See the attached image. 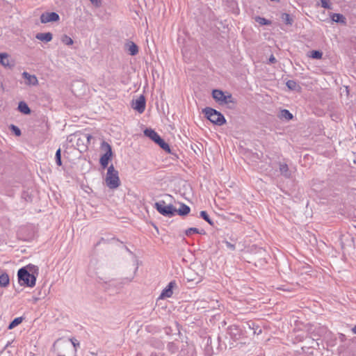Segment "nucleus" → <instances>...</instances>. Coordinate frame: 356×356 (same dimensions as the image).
Returning <instances> with one entry per match:
<instances>
[{
    "label": "nucleus",
    "mask_w": 356,
    "mask_h": 356,
    "mask_svg": "<svg viewBox=\"0 0 356 356\" xmlns=\"http://www.w3.org/2000/svg\"><path fill=\"white\" fill-rule=\"evenodd\" d=\"M101 148L106 152L99 159L100 165L104 169L108 167V162L113 156V152L111 146L106 141L102 143Z\"/></svg>",
    "instance_id": "0eeeda50"
},
{
    "label": "nucleus",
    "mask_w": 356,
    "mask_h": 356,
    "mask_svg": "<svg viewBox=\"0 0 356 356\" xmlns=\"http://www.w3.org/2000/svg\"><path fill=\"white\" fill-rule=\"evenodd\" d=\"M185 234L186 236H190L192 234H202V232L195 227H191L185 231Z\"/></svg>",
    "instance_id": "2f4dec72"
},
{
    "label": "nucleus",
    "mask_w": 356,
    "mask_h": 356,
    "mask_svg": "<svg viewBox=\"0 0 356 356\" xmlns=\"http://www.w3.org/2000/svg\"><path fill=\"white\" fill-rule=\"evenodd\" d=\"M332 20L337 23H346V17L340 13H333L331 15Z\"/></svg>",
    "instance_id": "aec40b11"
},
{
    "label": "nucleus",
    "mask_w": 356,
    "mask_h": 356,
    "mask_svg": "<svg viewBox=\"0 0 356 356\" xmlns=\"http://www.w3.org/2000/svg\"><path fill=\"white\" fill-rule=\"evenodd\" d=\"M200 217L202 218L205 221H207L209 225H213V221L210 218L209 214L205 211H200Z\"/></svg>",
    "instance_id": "a878e982"
},
{
    "label": "nucleus",
    "mask_w": 356,
    "mask_h": 356,
    "mask_svg": "<svg viewBox=\"0 0 356 356\" xmlns=\"http://www.w3.org/2000/svg\"><path fill=\"white\" fill-rule=\"evenodd\" d=\"M92 138V136L91 135L87 134H82L81 136L77 139L76 145L79 146V141L81 140L86 141L85 149H87Z\"/></svg>",
    "instance_id": "f3484780"
},
{
    "label": "nucleus",
    "mask_w": 356,
    "mask_h": 356,
    "mask_svg": "<svg viewBox=\"0 0 356 356\" xmlns=\"http://www.w3.org/2000/svg\"><path fill=\"white\" fill-rule=\"evenodd\" d=\"M10 129L11 131H13L15 136H20L21 134H22V132H21V130L19 129V127H17V126L14 125V124H11L10 126Z\"/></svg>",
    "instance_id": "473e14b6"
},
{
    "label": "nucleus",
    "mask_w": 356,
    "mask_h": 356,
    "mask_svg": "<svg viewBox=\"0 0 356 356\" xmlns=\"http://www.w3.org/2000/svg\"><path fill=\"white\" fill-rule=\"evenodd\" d=\"M280 117L282 119H285L286 120H290L293 119V116L292 113H291L288 110L283 109L280 112Z\"/></svg>",
    "instance_id": "b1692460"
},
{
    "label": "nucleus",
    "mask_w": 356,
    "mask_h": 356,
    "mask_svg": "<svg viewBox=\"0 0 356 356\" xmlns=\"http://www.w3.org/2000/svg\"><path fill=\"white\" fill-rule=\"evenodd\" d=\"M35 38L45 42H50L53 38V35L50 32L47 33H38L36 34Z\"/></svg>",
    "instance_id": "4468645a"
},
{
    "label": "nucleus",
    "mask_w": 356,
    "mask_h": 356,
    "mask_svg": "<svg viewBox=\"0 0 356 356\" xmlns=\"http://www.w3.org/2000/svg\"><path fill=\"white\" fill-rule=\"evenodd\" d=\"M279 171L280 175L286 179H290L292 177V172L285 163H279Z\"/></svg>",
    "instance_id": "f8f14e48"
},
{
    "label": "nucleus",
    "mask_w": 356,
    "mask_h": 356,
    "mask_svg": "<svg viewBox=\"0 0 356 356\" xmlns=\"http://www.w3.org/2000/svg\"><path fill=\"white\" fill-rule=\"evenodd\" d=\"M62 42H63L65 44H66V45H71V44H73V40H72V39L70 37H69V36H67V35H64L63 36V38H62Z\"/></svg>",
    "instance_id": "72a5a7b5"
},
{
    "label": "nucleus",
    "mask_w": 356,
    "mask_h": 356,
    "mask_svg": "<svg viewBox=\"0 0 356 356\" xmlns=\"http://www.w3.org/2000/svg\"><path fill=\"white\" fill-rule=\"evenodd\" d=\"M56 163L58 166L62 165L61 149L58 148L55 154Z\"/></svg>",
    "instance_id": "c756f323"
},
{
    "label": "nucleus",
    "mask_w": 356,
    "mask_h": 356,
    "mask_svg": "<svg viewBox=\"0 0 356 356\" xmlns=\"http://www.w3.org/2000/svg\"><path fill=\"white\" fill-rule=\"evenodd\" d=\"M352 330H353V332L355 334H356V325H355V326L353 327V328L352 329Z\"/></svg>",
    "instance_id": "37998d69"
},
{
    "label": "nucleus",
    "mask_w": 356,
    "mask_h": 356,
    "mask_svg": "<svg viewBox=\"0 0 356 356\" xmlns=\"http://www.w3.org/2000/svg\"><path fill=\"white\" fill-rule=\"evenodd\" d=\"M144 135L153 140L162 149L168 153H170V145L154 130L147 128L144 131Z\"/></svg>",
    "instance_id": "20e7f679"
},
{
    "label": "nucleus",
    "mask_w": 356,
    "mask_h": 356,
    "mask_svg": "<svg viewBox=\"0 0 356 356\" xmlns=\"http://www.w3.org/2000/svg\"><path fill=\"white\" fill-rule=\"evenodd\" d=\"M310 54V57L314 59H321L323 56L322 51L318 50H312Z\"/></svg>",
    "instance_id": "c85d7f7f"
},
{
    "label": "nucleus",
    "mask_w": 356,
    "mask_h": 356,
    "mask_svg": "<svg viewBox=\"0 0 356 356\" xmlns=\"http://www.w3.org/2000/svg\"><path fill=\"white\" fill-rule=\"evenodd\" d=\"M165 196L168 198H172V196L170 195H168L166 194Z\"/></svg>",
    "instance_id": "c03bdc74"
},
{
    "label": "nucleus",
    "mask_w": 356,
    "mask_h": 356,
    "mask_svg": "<svg viewBox=\"0 0 356 356\" xmlns=\"http://www.w3.org/2000/svg\"><path fill=\"white\" fill-rule=\"evenodd\" d=\"M60 19L58 14L55 12L51 13H43L40 15V22L42 24H46L48 22H57Z\"/></svg>",
    "instance_id": "6e6552de"
},
{
    "label": "nucleus",
    "mask_w": 356,
    "mask_h": 356,
    "mask_svg": "<svg viewBox=\"0 0 356 356\" xmlns=\"http://www.w3.org/2000/svg\"><path fill=\"white\" fill-rule=\"evenodd\" d=\"M276 62H277V60L275 58V56L273 55H271L268 59V64H273V63H275Z\"/></svg>",
    "instance_id": "58836bf2"
},
{
    "label": "nucleus",
    "mask_w": 356,
    "mask_h": 356,
    "mask_svg": "<svg viewBox=\"0 0 356 356\" xmlns=\"http://www.w3.org/2000/svg\"><path fill=\"white\" fill-rule=\"evenodd\" d=\"M56 343V342H54V343L53 344V346H54V347L55 346Z\"/></svg>",
    "instance_id": "a18cd8bd"
},
{
    "label": "nucleus",
    "mask_w": 356,
    "mask_h": 356,
    "mask_svg": "<svg viewBox=\"0 0 356 356\" xmlns=\"http://www.w3.org/2000/svg\"><path fill=\"white\" fill-rule=\"evenodd\" d=\"M225 244H226L227 247L228 248H229L230 250H235V245L234 244H232L231 243H229L228 241H225Z\"/></svg>",
    "instance_id": "ea45409f"
},
{
    "label": "nucleus",
    "mask_w": 356,
    "mask_h": 356,
    "mask_svg": "<svg viewBox=\"0 0 356 356\" xmlns=\"http://www.w3.org/2000/svg\"><path fill=\"white\" fill-rule=\"evenodd\" d=\"M0 63L3 66L10 69L15 66L14 60L10 59L8 54L6 53H0Z\"/></svg>",
    "instance_id": "9d476101"
},
{
    "label": "nucleus",
    "mask_w": 356,
    "mask_h": 356,
    "mask_svg": "<svg viewBox=\"0 0 356 356\" xmlns=\"http://www.w3.org/2000/svg\"><path fill=\"white\" fill-rule=\"evenodd\" d=\"M146 101L143 95H140L134 102L133 101L132 107L139 113H143L145 109Z\"/></svg>",
    "instance_id": "1a4fd4ad"
},
{
    "label": "nucleus",
    "mask_w": 356,
    "mask_h": 356,
    "mask_svg": "<svg viewBox=\"0 0 356 356\" xmlns=\"http://www.w3.org/2000/svg\"><path fill=\"white\" fill-rule=\"evenodd\" d=\"M58 356H65V355H58Z\"/></svg>",
    "instance_id": "de8ad7c7"
},
{
    "label": "nucleus",
    "mask_w": 356,
    "mask_h": 356,
    "mask_svg": "<svg viewBox=\"0 0 356 356\" xmlns=\"http://www.w3.org/2000/svg\"><path fill=\"white\" fill-rule=\"evenodd\" d=\"M255 21L261 25H270L271 24V21L261 17H257L255 18Z\"/></svg>",
    "instance_id": "cd10ccee"
},
{
    "label": "nucleus",
    "mask_w": 356,
    "mask_h": 356,
    "mask_svg": "<svg viewBox=\"0 0 356 356\" xmlns=\"http://www.w3.org/2000/svg\"><path fill=\"white\" fill-rule=\"evenodd\" d=\"M106 183V186L111 189L117 188L120 185L118 171L115 169L113 164L108 167Z\"/></svg>",
    "instance_id": "7ed1b4c3"
},
{
    "label": "nucleus",
    "mask_w": 356,
    "mask_h": 356,
    "mask_svg": "<svg viewBox=\"0 0 356 356\" xmlns=\"http://www.w3.org/2000/svg\"><path fill=\"white\" fill-rule=\"evenodd\" d=\"M225 92L218 89H214L212 91V97L217 102H219L220 104H222L223 99H225Z\"/></svg>",
    "instance_id": "ddd939ff"
},
{
    "label": "nucleus",
    "mask_w": 356,
    "mask_h": 356,
    "mask_svg": "<svg viewBox=\"0 0 356 356\" xmlns=\"http://www.w3.org/2000/svg\"><path fill=\"white\" fill-rule=\"evenodd\" d=\"M22 76L28 81V83L32 86H36L38 84V81L35 75H31L26 72L22 73Z\"/></svg>",
    "instance_id": "2eb2a0df"
},
{
    "label": "nucleus",
    "mask_w": 356,
    "mask_h": 356,
    "mask_svg": "<svg viewBox=\"0 0 356 356\" xmlns=\"http://www.w3.org/2000/svg\"><path fill=\"white\" fill-rule=\"evenodd\" d=\"M249 325V327L250 329H252L254 331H253V334H260L261 333V329L259 327V326H257L256 328H254V323H252V325L250 324H248Z\"/></svg>",
    "instance_id": "f704fd0d"
},
{
    "label": "nucleus",
    "mask_w": 356,
    "mask_h": 356,
    "mask_svg": "<svg viewBox=\"0 0 356 356\" xmlns=\"http://www.w3.org/2000/svg\"><path fill=\"white\" fill-rule=\"evenodd\" d=\"M90 2L95 5L96 6H99L101 5V0H90Z\"/></svg>",
    "instance_id": "a19ab883"
},
{
    "label": "nucleus",
    "mask_w": 356,
    "mask_h": 356,
    "mask_svg": "<svg viewBox=\"0 0 356 356\" xmlns=\"http://www.w3.org/2000/svg\"><path fill=\"white\" fill-rule=\"evenodd\" d=\"M176 286L175 281H171L168 286L162 291L159 298L164 299L172 296L173 291L172 289Z\"/></svg>",
    "instance_id": "9b49d317"
},
{
    "label": "nucleus",
    "mask_w": 356,
    "mask_h": 356,
    "mask_svg": "<svg viewBox=\"0 0 356 356\" xmlns=\"http://www.w3.org/2000/svg\"><path fill=\"white\" fill-rule=\"evenodd\" d=\"M151 356H156V355H152Z\"/></svg>",
    "instance_id": "49530a36"
},
{
    "label": "nucleus",
    "mask_w": 356,
    "mask_h": 356,
    "mask_svg": "<svg viewBox=\"0 0 356 356\" xmlns=\"http://www.w3.org/2000/svg\"><path fill=\"white\" fill-rule=\"evenodd\" d=\"M168 349L171 353H175L178 351L179 348L174 342H170L168 344Z\"/></svg>",
    "instance_id": "7c9ffc66"
},
{
    "label": "nucleus",
    "mask_w": 356,
    "mask_h": 356,
    "mask_svg": "<svg viewBox=\"0 0 356 356\" xmlns=\"http://www.w3.org/2000/svg\"><path fill=\"white\" fill-rule=\"evenodd\" d=\"M128 51L130 55L135 56L138 53V47L134 42H130Z\"/></svg>",
    "instance_id": "5701e85b"
},
{
    "label": "nucleus",
    "mask_w": 356,
    "mask_h": 356,
    "mask_svg": "<svg viewBox=\"0 0 356 356\" xmlns=\"http://www.w3.org/2000/svg\"><path fill=\"white\" fill-rule=\"evenodd\" d=\"M321 5L324 8L331 9L330 0H321Z\"/></svg>",
    "instance_id": "e433bc0d"
},
{
    "label": "nucleus",
    "mask_w": 356,
    "mask_h": 356,
    "mask_svg": "<svg viewBox=\"0 0 356 356\" xmlns=\"http://www.w3.org/2000/svg\"><path fill=\"white\" fill-rule=\"evenodd\" d=\"M115 240V238H105L104 237H102L99 241L95 245V247L99 245L101 243H108L111 241Z\"/></svg>",
    "instance_id": "c9c22d12"
},
{
    "label": "nucleus",
    "mask_w": 356,
    "mask_h": 356,
    "mask_svg": "<svg viewBox=\"0 0 356 356\" xmlns=\"http://www.w3.org/2000/svg\"><path fill=\"white\" fill-rule=\"evenodd\" d=\"M9 276L7 273H4L0 275V286H7L9 284Z\"/></svg>",
    "instance_id": "412c9836"
},
{
    "label": "nucleus",
    "mask_w": 356,
    "mask_h": 356,
    "mask_svg": "<svg viewBox=\"0 0 356 356\" xmlns=\"http://www.w3.org/2000/svg\"><path fill=\"white\" fill-rule=\"evenodd\" d=\"M202 113L207 119L216 125L221 126L226 123L224 115L213 108L206 107L202 109Z\"/></svg>",
    "instance_id": "f03ea898"
},
{
    "label": "nucleus",
    "mask_w": 356,
    "mask_h": 356,
    "mask_svg": "<svg viewBox=\"0 0 356 356\" xmlns=\"http://www.w3.org/2000/svg\"><path fill=\"white\" fill-rule=\"evenodd\" d=\"M229 103L236 104V101L230 93H227V95H225V99H223L222 104H228Z\"/></svg>",
    "instance_id": "393cba45"
},
{
    "label": "nucleus",
    "mask_w": 356,
    "mask_h": 356,
    "mask_svg": "<svg viewBox=\"0 0 356 356\" xmlns=\"http://www.w3.org/2000/svg\"><path fill=\"white\" fill-rule=\"evenodd\" d=\"M281 18L282 21L284 22V23L287 25H291L293 23V19L291 17L290 15L288 13H282Z\"/></svg>",
    "instance_id": "bb28decb"
},
{
    "label": "nucleus",
    "mask_w": 356,
    "mask_h": 356,
    "mask_svg": "<svg viewBox=\"0 0 356 356\" xmlns=\"http://www.w3.org/2000/svg\"><path fill=\"white\" fill-rule=\"evenodd\" d=\"M191 211V208L184 203H180V207L177 209L176 214L179 215L180 216H186L189 214Z\"/></svg>",
    "instance_id": "dca6fc26"
},
{
    "label": "nucleus",
    "mask_w": 356,
    "mask_h": 356,
    "mask_svg": "<svg viewBox=\"0 0 356 356\" xmlns=\"http://www.w3.org/2000/svg\"><path fill=\"white\" fill-rule=\"evenodd\" d=\"M287 88L291 90L300 92L301 86L293 80H289L286 83Z\"/></svg>",
    "instance_id": "a211bd4d"
},
{
    "label": "nucleus",
    "mask_w": 356,
    "mask_h": 356,
    "mask_svg": "<svg viewBox=\"0 0 356 356\" xmlns=\"http://www.w3.org/2000/svg\"><path fill=\"white\" fill-rule=\"evenodd\" d=\"M38 267L29 264L19 269L17 272L18 282L21 286L33 287L35 285Z\"/></svg>",
    "instance_id": "f257e3e1"
},
{
    "label": "nucleus",
    "mask_w": 356,
    "mask_h": 356,
    "mask_svg": "<svg viewBox=\"0 0 356 356\" xmlns=\"http://www.w3.org/2000/svg\"><path fill=\"white\" fill-rule=\"evenodd\" d=\"M154 208L163 216L171 218L177 213V209L172 204H166L165 200H160L154 204Z\"/></svg>",
    "instance_id": "39448f33"
},
{
    "label": "nucleus",
    "mask_w": 356,
    "mask_h": 356,
    "mask_svg": "<svg viewBox=\"0 0 356 356\" xmlns=\"http://www.w3.org/2000/svg\"><path fill=\"white\" fill-rule=\"evenodd\" d=\"M18 110L26 115H29L31 113V110L29 107L28 104L24 102H20L18 104Z\"/></svg>",
    "instance_id": "6ab92c4d"
},
{
    "label": "nucleus",
    "mask_w": 356,
    "mask_h": 356,
    "mask_svg": "<svg viewBox=\"0 0 356 356\" xmlns=\"http://www.w3.org/2000/svg\"><path fill=\"white\" fill-rule=\"evenodd\" d=\"M85 144H86V141H82V140L79 141V146L81 145H83L85 147Z\"/></svg>",
    "instance_id": "79ce46f5"
},
{
    "label": "nucleus",
    "mask_w": 356,
    "mask_h": 356,
    "mask_svg": "<svg viewBox=\"0 0 356 356\" xmlns=\"http://www.w3.org/2000/svg\"><path fill=\"white\" fill-rule=\"evenodd\" d=\"M227 334L234 341L241 340V341L239 342L241 344L246 343L245 333L238 326L236 325L229 326L227 327Z\"/></svg>",
    "instance_id": "423d86ee"
},
{
    "label": "nucleus",
    "mask_w": 356,
    "mask_h": 356,
    "mask_svg": "<svg viewBox=\"0 0 356 356\" xmlns=\"http://www.w3.org/2000/svg\"><path fill=\"white\" fill-rule=\"evenodd\" d=\"M70 341H71L72 346L75 348V351H76L77 347H79L80 346L79 342L76 339H74V338H71L70 339Z\"/></svg>",
    "instance_id": "4c0bfd02"
},
{
    "label": "nucleus",
    "mask_w": 356,
    "mask_h": 356,
    "mask_svg": "<svg viewBox=\"0 0 356 356\" xmlns=\"http://www.w3.org/2000/svg\"><path fill=\"white\" fill-rule=\"evenodd\" d=\"M24 320V318L22 316H20V317H17V318H15L14 320H13L8 327V330H12L13 329L14 327H15L16 326H17L18 325H19Z\"/></svg>",
    "instance_id": "4be33fe9"
}]
</instances>
